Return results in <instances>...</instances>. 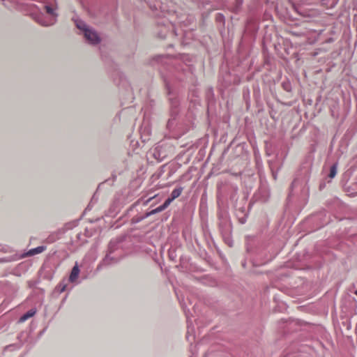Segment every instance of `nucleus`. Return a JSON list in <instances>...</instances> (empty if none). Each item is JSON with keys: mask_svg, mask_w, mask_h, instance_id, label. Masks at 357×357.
I'll use <instances>...</instances> for the list:
<instances>
[{"mask_svg": "<svg viewBox=\"0 0 357 357\" xmlns=\"http://www.w3.org/2000/svg\"><path fill=\"white\" fill-rule=\"evenodd\" d=\"M171 204V200H166L163 204H162L161 206L157 207L156 208L152 210L151 212H150V214H155V213H160L162 211H164L166 208L168 207V206Z\"/></svg>", "mask_w": 357, "mask_h": 357, "instance_id": "f03ea898", "label": "nucleus"}, {"mask_svg": "<svg viewBox=\"0 0 357 357\" xmlns=\"http://www.w3.org/2000/svg\"><path fill=\"white\" fill-rule=\"evenodd\" d=\"M183 191V188L180 187L178 188L174 189L171 194V197L168 198L167 200H171V202L175 199L176 198L178 197Z\"/></svg>", "mask_w": 357, "mask_h": 357, "instance_id": "7ed1b4c3", "label": "nucleus"}, {"mask_svg": "<svg viewBox=\"0 0 357 357\" xmlns=\"http://www.w3.org/2000/svg\"><path fill=\"white\" fill-rule=\"evenodd\" d=\"M336 174H337V165L335 164L331 167L329 177L334 178Z\"/></svg>", "mask_w": 357, "mask_h": 357, "instance_id": "0eeeda50", "label": "nucleus"}, {"mask_svg": "<svg viewBox=\"0 0 357 357\" xmlns=\"http://www.w3.org/2000/svg\"><path fill=\"white\" fill-rule=\"evenodd\" d=\"M76 25L79 29L84 31V36L90 43L96 44L100 42V38L98 33L92 29H88L84 22H77Z\"/></svg>", "mask_w": 357, "mask_h": 357, "instance_id": "f257e3e1", "label": "nucleus"}, {"mask_svg": "<svg viewBox=\"0 0 357 357\" xmlns=\"http://www.w3.org/2000/svg\"><path fill=\"white\" fill-rule=\"evenodd\" d=\"M45 250V247L43 246H38L36 248L31 249L29 250V253L30 255H33L36 254L41 253Z\"/></svg>", "mask_w": 357, "mask_h": 357, "instance_id": "423d86ee", "label": "nucleus"}, {"mask_svg": "<svg viewBox=\"0 0 357 357\" xmlns=\"http://www.w3.org/2000/svg\"><path fill=\"white\" fill-rule=\"evenodd\" d=\"M79 273V268L76 265L72 269V271H71V273H70V280L71 282L75 281L77 278Z\"/></svg>", "mask_w": 357, "mask_h": 357, "instance_id": "20e7f679", "label": "nucleus"}, {"mask_svg": "<svg viewBox=\"0 0 357 357\" xmlns=\"http://www.w3.org/2000/svg\"><path fill=\"white\" fill-rule=\"evenodd\" d=\"M36 314V310H31L22 315L20 319V322H24L28 319L32 317Z\"/></svg>", "mask_w": 357, "mask_h": 357, "instance_id": "39448f33", "label": "nucleus"}, {"mask_svg": "<svg viewBox=\"0 0 357 357\" xmlns=\"http://www.w3.org/2000/svg\"><path fill=\"white\" fill-rule=\"evenodd\" d=\"M38 22H39L40 24H41L42 25H44V26H47V25H48L47 24H45V23L41 22H40V21H38Z\"/></svg>", "mask_w": 357, "mask_h": 357, "instance_id": "1a4fd4ad", "label": "nucleus"}, {"mask_svg": "<svg viewBox=\"0 0 357 357\" xmlns=\"http://www.w3.org/2000/svg\"><path fill=\"white\" fill-rule=\"evenodd\" d=\"M45 8L46 10V12L50 14V15H54V11H53V9L48 6H45Z\"/></svg>", "mask_w": 357, "mask_h": 357, "instance_id": "6e6552de", "label": "nucleus"}]
</instances>
